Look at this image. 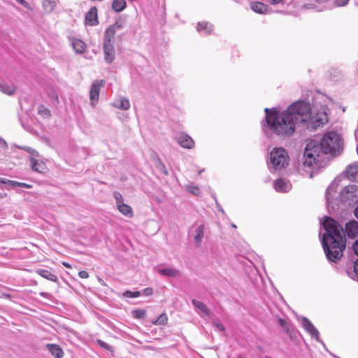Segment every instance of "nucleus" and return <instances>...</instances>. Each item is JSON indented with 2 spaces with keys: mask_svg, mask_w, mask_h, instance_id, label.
<instances>
[{
  "mask_svg": "<svg viewBox=\"0 0 358 358\" xmlns=\"http://www.w3.org/2000/svg\"><path fill=\"white\" fill-rule=\"evenodd\" d=\"M192 303L193 304V306L195 308L200 310L206 316H208V317L210 316V315H211L210 311L209 308H208V306L204 303H203L202 301L196 300V299H192Z\"/></svg>",
  "mask_w": 358,
  "mask_h": 358,
  "instance_id": "21",
  "label": "nucleus"
},
{
  "mask_svg": "<svg viewBox=\"0 0 358 358\" xmlns=\"http://www.w3.org/2000/svg\"><path fill=\"white\" fill-rule=\"evenodd\" d=\"M178 143L182 148L191 149L194 145L193 139L186 134L182 133L176 136Z\"/></svg>",
  "mask_w": 358,
  "mask_h": 358,
  "instance_id": "10",
  "label": "nucleus"
},
{
  "mask_svg": "<svg viewBox=\"0 0 358 358\" xmlns=\"http://www.w3.org/2000/svg\"><path fill=\"white\" fill-rule=\"evenodd\" d=\"M264 112L266 115L262 127L268 136L274 134L280 137H289L294 134L296 126L300 124H304L308 130L313 131L329 119V108L326 106L312 111L310 104L303 101L294 102L282 113L275 108H266Z\"/></svg>",
  "mask_w": 358,
  "mask_h": 358,
  "instance_id": "1",
  "label": "nucleus"
},
{
  "mask_svg": "<svg viewBox=\"0 0 358 358\" xmlns=\"http://www.w3.org/2000/svg\"><path fill=\"white\" fill-rule=\"evenodd\" d=\"M238 358H244V357H238Z\"/></svg>",
  "mask_w": 358,
  "mask_h": 358,
  "instance_id": "55",
  "label": "nucleus"
},
{
  "mask_svg": "<svg viewBox=\"0 0 358 358\" xmlns=\"http://www.w3.org/2000/svg\"><path fill=\"white\" fill-rule=\"evenodd\" d=\"M8 181H10V180L0 178V183L8 185Z\"/></svg>",
  "mask_w": 358,
  "mask_h": 358,
  "instance_id": "46",
  "label": "nucleus"
},
{
  "mask_svg": "<svg viewBox=\"0 0 358 358\" xmlns=\"http://www.w3.org/2000/svg\"><path fill=\"white\" fill-rule=\"evenodd\" d=\"M158 273L166 277H176L179 275V271L173 268H160Z\"/></svg>",
  "mask_w": 358,
  "mask_h": 358,
  "instance_id": "23",
  "label": "nucleus"
},
{
  "mask_svg": "<svg viewBox=\"0 0 358 358\" xmlns=\"http://www.w3.org/2000/svg\"><path fill=\"white\" fill-rule=\"evenodd\" d=\"M291 187V183L283 178L277 179L273 182L274 189L279 192H287Z\"/></svg>",
  "mask_w": 358,
  "mask_h": 358,
  "instance_id": "12",
  "label": "nucleus"
},
{
  "mask_svg": "<svg viewBox=\"0 0 358 358\" xmlns=\"http://www.w3.org/2000/svg\"><path fill=\"white\" fill-rule=\"evenodd\" d=\"M126 6L127 3L125 0H113L111 4L112 9L116 13L122 11Z\"/></svg>",
  "mask_w": 358,
  "mask_h": 358,
  "instance_id": "24",
  "label": "nucleus"
},
{
  "mask_svg": "<svg viewBox=\"0 0 358 358\" xmlns=\"http://www.w3.org/2000/svg\"><path fill=\"white\" fill-rule=\"evenodd\" d=\"M36 156H30V166L32 171L38 173H43L45 169V165L43 162L38 161L35 157Z\"/></svg>",
  "mask_w": 358,
  "mask_h": 358,
  "instance_id": "15",
  "label": "nucleus"
},
{
  "mask_svg": "<svg viewBox=\"0 0 358 358\" xmlns=\"http://www.w3.org/2000/svg\"><path fill=\"white\" fill-rule=\"evenodd\" d=\"M203 171V170L199 171V174H201Z\"/></svg>",
  "mask_w": 358,
  "mask_h": 358,
  "instance_id": "54",
  "label": "nucleus"
},
{
  "mask_svg": "<svg viewBox=\"0 0 358 358\" xmlns=\"http://www.w3.org/2000/svg\"><path fill=\"white\" fill-rule=\"evenodd\" d=\"M36 273L43 278H45L50 281L56 282L58 280L57 276L53 273H52L50 270L38 269L36 271Z\"/></svg>",
  "mask_w": 358,
  "mask_h": 358,
  "instance_id": "19",
  "label": "nucleus"
},
{
  "mask_svg": "<svg viewBox=\"0 0 358 358\" xmlns=\"http://www.w3.org/2000/svg\"><path fill=\"white\" fill-rule=\"evenodd\" d=\"M349 0H334L336 6H344L348 3Z\"/></svg>",
  "mask_w": 358,
  "mask_h": 358,
  "instance_id": "39",
  "label": "nucleus"
},
{
  "mask_svg": "<svg viewBox=\"0 0 358 358\" xmlns=\"http://www.w3.org/2000/svg\"><path fill=\"white\" fill-rule=\"evenodd\" d=\"M219 210H220V211H221L222 213H224L223 209H222L220 206H219Z\"/></svg>",
  "mask_w": 358,
  "mask_h": 358,
  "instance_id": "52",
  "label": "nucleus"
},
{
  "mask_svg": "<svg viewBox=\"0 0 358 358\" xmlns=\"http://www.w3.org/2000/svg\"><path fill=\"white\" fill-rule=\"evenodd\" d=\"M354 213H355V215L358 219V206L355 209Z\"/></svg>",
  "mask_w": 358,
  "mask_h": 358,
  "instance_id": "50",
  "label": "nucleus"
},
{
  "mask_svg": "<svg viewBox=\"0 0 358 358\" xmlns=\"http://www.w3.org/2000/svg\"><path fill=\"white\" fill-rule=\"evenodd\" d=\"M317 3H319L320 5H324V3H326L328 1V0H315Z\"/></svg>",
  "mask_w": 358,
  "mask_h": 358,
  "instance_id": "48",
  "label": "nucleus"
},
{
  "mask_svg": "<svg viewBox=\"0 0 358 358\" xmlns=\"http://www.w3.org/2000/svg\"><path fill=\"white\" fill-rule=\"evenodd\" d=\"M78 276L81 278H87L89 277V274L86 271H80L78 273Z\"/></svg>",
  "mask_w": 358,
  "mask_h": 358,
  "instance_id": "42",
  "label": "nucleus"
},
{
  "mask_svg": "<svg viewBox=\"0 0 358 358\" xmlns=\"http://www.w3.org/2000/svg\"><path fill=\"white\" fill-rule=\"evenodd\" d=\"M8 185H10L13 188H15L16 187H23V188H27L30 189L32 187V185H29L25 182H20L15 180H10L8 181Z\"/></svg>",
  "mask_w": 358,
  "mask_h": 358,
  "instance_id": "29",
  "label": "nucleus"
},
{
  "mask_svg": "<svg viewBox=\"0 0 358 358\" xmlns=\"http://www.w3.org/2000/svg\"><path fill=\"white\" fill-rule=\"evenodd\" d=\"M113 196L116 201L117 208L118 207V205L124 203L123 197L120 193L115 192Z\"/></svg>",
  "mask_w": 358,
  "mask_h": 358,
  "instance_id": "37",
  "label": "nucleus"
},
{
  "mask_svg": "<svg viewBox=\"0 0 358 358\" xmlns=\"http://www.w3.org/2000/svg\"><path fill=\"white\" fill-rule=\"evenodd\" d=\"M147 311L144 309H135L131 311V315L137 320L144 319L146 316Z\"/></svg>",
  "mask_w": 358,
  "mask_h": 358,
  "instance_id": "28",
  "label": "nucleus"
},
{
  "mask_svg": "<svg viewBox=\"0 0 358 358\" xmlns=\"http://www.w3.org/2000/svg\"><path fill=\"white\" fill-rule=\"evenodd\" d=\"M278 321L279 325L281 327L285 328V324L287 323L286 321L284 319H282V318H279Z\"/></svg>",
  "mask_w": 358,
  "mask_h": 358,
  "instance_id": "45",
  "label": "nucleus"
},
{
  "mask_svg": "<svg viewBox=\"0 0 358 358\" xmlns=\"http://www.w3.org/2000/svg\"><path fill=\"white\" fill-rule=\"evenodd\" d=\"M85 22L90 26L96 25L98 22L97 8L94 6L85 14Z\"/></svg>",
  "mask_w": 358,
  "mask_h": 358,
  "instance_id": "13",
  "label": "nucleus"
},
{
  "mask_svg": "<svg viewBox=\"0 0 358 358\" xmlns=\"http://www.w3.org/2000/svg\"><path fill=\"white\" fill-rule=\"evenodd\" d=\"M105 84L104 80H96L93 83L91 86L90 91V97L91 101V104L92 106L96 105L99 100L100 89Z\"/></svg>",
  "mask_w": 358,
  "mask_h": 358,
  "instance_id": "8",
  "label": "nucleus"
},
{
  "mask_svg": "<svg viewBox=\"0 0 358 358\" xmlns=\"http://www.w3.org/2000/svg\"><path fill=\"white\" fill-rule=\"evenodd\" d=\"M213 324L217 327V329L219 331H225L224 326L222 324H221L220 322H219L217 321H213Z\"/></svg>",
  "mask_w": 358,
  "mask_h": 358,
  "instance_id": "41",
  "label": "nucleus"
},
{
  "mask_svg": "<svg viewBox=\"0 0 358 358\" xmlns=\"http://www.w3.org/2000/svg\"><path fill=\"white\" fill-rule=\"evenodd\" d=\"M289 159V155L284 148H275L270 152L268 168L271 173L278 171L288 165Z\"/></svg>",
  "mask_w": 358,
  "mask_h": 358,
  "instance_id": "5",
  "label": "nucleus"
},
{
  "mask_svg": "<svg viewBox=\"0 0 358 358\" xmlns=\"http://www.w3.org/2000/svg\"><path fill=\"white\" fill-rule=\"evenodd\" d=\"M38 113L43 117H49L50 115V110L43 105L38 107Z\"/></svg>",
  "mask_w": 358,
  "mask_h": 358,
  "instance_id": "36",
  "label": "nucleus"
},
{
  "mask_svg": "<svg viewBox=\"0 0 358 358\" xmlns=\"http://www.w3.org/2000/svg\"><path fill=\"white\" fill-rule=\"evenodd\" d=\"M19 3H20L21 5H22L24 7L27 8H29V4L27 1H26L25 0H16Z\"/></svg>",
  "mask_w": 358,
  "mask_h": 358,
  "instance_id": "43",
  "label": "nucleus"
},
{
  "mask_svg": "<svg viewBox=\"0 0 358 358\" xmlns=\"http://www.w3.org/2000/svg\"><path fill=\"white\" fill-rule=\"evenodd\" d=\"M186 189L188 192L195 196H199L201 194V191L197 186L189 185L186 186Z\"/></svg>",
  "mask_w": 358,
  "mask_h": 358,
  "instance_id": "33",
  "label": "nucleus"
},
{
  "mask_svg": "<svg viewBox=\"0 0 358 358\" xmlns=\"http://www.w3.org/2000/svg\"><path fill=\"white\" fill-rule=\"evenodd\" d=\"M342 149V140L336 131L325 133L320 142L312 140L306 144L303 157L304 165L319 169L326 165L327 154H340Z\"/></svg>",
  "mask_w": 358,
  "mask_h": 358,
  "instance_id": "3",
  "label": "nucleus"
},
{
  "mask_svg": "<svg viewBox=\"0 0 358 358\" xmlns=\"http://www.w3.org/2000/svg\"><path fill=\"white\" fill-rule=\"evenodd\" d=\"M16 147L18 148L19 149L26 151L27 152L30 154V156H38V152L34 149L31 148V147L19 145H16Z\"/></svg>",
  "mask_w": 358,
  "mask_h": 358,
  "instance_id": "34",
  "label": "nucleus"
},
{
  "mask_svg": "<svg viewBox=\"0 0 358 358\" xmlns=\"http://www.w3.org/2000/svg\"><path fill=\"white\" fill-rule=\"evenodd\" d=\"M285 0H269V3L271 5H275L283 3Z\"/></svg>",
  "mask_w": 358,
  "mask_h": 358,
  "instance_id": "44",
  "label": "nucleus"
},
{
  "mask_svg": "<svg viewBox=\"0 0 358 358\" xmlns=\"http://www.w3.org/2000/svg\"><path fill=\"white\" fill-rule=\"evenodd\" d=\"M141 292V295H144V296H150L153 293V290L151 287H147V288H145L142 290Z\"/></svg>",
  "mask_w": 358,
  "mask_h": 358,
  "instance_id": "40",
  "label": "nucleus"
},
{
  "mask_svg": "<svg viewBox=\"0 0 358 358\" xmlns=\"http://www.w3.org/2000/svg\"><path fill=\"white\" fill-rule=\"evenodd\" d=\"M113 106L122 110H128L130 108V103L127 99L122 97L114 102Z\"/></svg>",
  "mask_w": 358,
  "mask_h": 358,
  "instance_id": "26",
  "label": "nucleus"
},
{
  "mask_svg": "<svg viewBox=\"0 0 358 358\" xmlns=\"http://www.w3.org/2000/svg\"><path fill=\"white\" fill-rule=\"evenodd\" d=\"M168 322V317L166 313H162L155 321L152 322L155 325H164Z\"/></svg>",
  "mask_w": 358,
  "mask_h": 358,
  "instance_id": "30",
  "label": "nucleus"
},
{
  "mask_svg": "<svg viewBox=\"0 0 358 358\" xmlns=\"http://www.w3.org/2000/svg\"><path fill=\"white\" fill-rule=\"evenodd\" d=\"M324 232L319 234L324 252L327 259L331 262H338L343 257L346 248L345 234L350 238L358 236V222L352 220L345 224V231L343 227L331 217L325 216L320 222Z\"/></svg>",
  "mask_w": 358,
  "mask_h": 358,
  "instance_id": "2",
  "label": "nucleus"
},
{
  "mask_svg": "<svg viewBox=\"0 0 358 358\" xmlns=\"http://www.w3.org/2000/svg\"><path fill=\"white\" fill-rule=\"evenodd\" d=\"M213 30V25L208 22H199L196 26V31L199 33H203L206 35L210 34Z\"/></svg>",
  "mask_w": 358,
  "mask_h": 358,
  "instance_id": "17",
  "label": "nucleus"
},
{
  "mask_svg": "<svg viewBox=\"0 0 358 358\" xmlns=\"http://www.w3.org/2000/svg\"><path fill=\"white\" fill-rule=\"evenodd\" d=\"M141 295V292L139 291L131 292L130 290H126L123 293V296L127 298H136Z\"/></svg>",
  "mask_w": 358,
  "mask_h": 358,
  "instance_id": "35",
  "label": "nucleus"
},
{
  "mask_svg": "<svg viewBox=\"0 0 358 358\" xmlns=\"http://www.w3.org/2000/svg\"><path fill=\"white\" fill-rule=\"evenodd\" d=\"M301 324L303 329L310 335L312 338L315 339L317 341L323 344V342L320 338V332L313 324V323L306 317L301 319Z\"/></svg>",
  "mask_w": 358,
  "mask_h": 358,
  "instance_id": "7",
  "label": "nucleus"
},
{
  "mask_svg": "<svg viewBox=\"0 0 358 358\" xmlns=\"http://www.w3.org/2000/svg\"><path fill=\"white\" fill-rule=\"evenodd\" d=\"M344 173L349 180L358 181V162L349 165Z\"/></svg>",
  "mask_w": 358,
  "mask_h": 358,
  "instance_id": "14",
  "label": "nucleus"
},
{
  "mask_svg": "<svg viewBox=\"0 0 358 358\" xmlns=\"http://www.w3.org/2000/svg\"><path fill=\"white\" fill-rule=\"evenodd\" d=\"M45 348L55 358H62L64 356V351L62 348L57 344L48 343Z\"/></svg>",
  "mask_w": 358,
  "mask_h": 358,
  "instance_id": "16",
  "label": "nucleus"
},
{
  "mask_svg": "<svg viewBox=\"0 0 358 358\" xmlns=\"http://www.w3.org/2000/svg\"><path fill=\"white\" fill-rule=\"evenodd\" d=\"M103 52L106 62L111 64L115 58V51L113 39L103 36Z\"/></svg>",
  "mask_w": 358,
  "mask_h": 358,
  "instance_id": "6",
  "label": "nucleus"
},
{
  "mask_svg": "<svg viewBox=\"0 0 358 358\" xmlns=\"http://www.w3.org/2000/svg\"><path fill=\"white\" fill-rule=\"evenodd\" d=\"M266 358H271V357H266Z\"/></svg>",
  "mask_w": 358,
  "mask_h": 358,
  "instance_id": "56",
  "label": "nucleus"
},
{
  "mask_svg": "<svg viewBox=\"0 0 358 358\" xmlns=\"http://www.w3.org/2000/svg\"><path fill=\"white\" fill-rule=\"evenodd\" d=\"M231 227H232L233 228H236V226L234 224H231Z\"/></svg>",
  "mask_w": 358,
  "mask_h": 358,
  "instance_id": "53",
  "label": "nucleus"
},
{
  "mask_svg": "<svg viewBox=\"0 0 358 358\" xmlns=\"http://www.w3.org/2000/svg\"><path fill=\"white\" fill-rule=\"evenodd\" d=\"M63 265L66 268H71V266L69 263L63 262Z\"/></svg>",
  "mask_w": 358,
  "mask_h": 358,
  "instance_id": "51",
  "label": "nucleus"
},
{
  "mask_svg": "<svg viewBox=\"0 0 358 358\" xmlns=\"http://www.w3.org/2000/svg\"><path fill=\"white\" fill-rule=\"evenodd\" d=\"M161 166H162V170L163 173H164L165 175H168V171L166 170V167H165L164 164H161Z\"/></svg>",
  "mask_w": 358,
  "mask_h": 358,
  "instance_id": "47",
  "label": "nucleus"
},
{
  "mask_svg": "<svg viewBox=\"0 0 358 358\" xmlns=\"http://www.w3.org/2000/svg\"><path fill=\"white\" fill-rule=\"evenodd\" d=\"M338 181L336 178L327 189V207L330 214L343 217L347 214L349 208L358 203V186H345L338 193Z\"/></svg>",
  "mask_w": 358,
  "mask_h": 358,
  "instance_id": "4",
  "label": "nucleus"
},
{
  "mask_svg": "<svg viewBox=\"0 0 358 358\" xmlns=\"http://www.w3.org/2000/svg\"><path fill=\"white\" fill-rule=\"evenodd\" d=\"M302 8L303 9H311V10H314L317 12H322L325 10L331 8V7L327 6L326 5H320L319 3L317 4L315 3H309L304 4L302 6Z\"/></svg>",
  "mask_w": 358,
  "mask_h": 358,
  "instance_id": "20",
  "label": "nucleus"
},
{
  "mask_svg": "<svg viewBox=\"0 0 358 358\" xmlns=\"http://www.w3.org/2000/svg\"><path fill=\"white\" fill-rule=\"evenodd\" d=\"M96 343L102 348L107 350L108 351H112V347L109 345L108 343L104 342L101 339L96 340Z\"/></svg>",
  "mask_w": 358,
  "mask_h": 358,
  "instance_id": "38",
  "label": "nucleus"
},
{
  "mask_svg": "<svg viewBox=\"0 0 358 358\" xmlns=\"http://www.w3.org/2000/svg\"><path fill=\"white\" fill-rule=\"evenodd\" d=\"M352 250L355 255L358 257V239L353 244ZM346 273L352 279L358 280V258L354 262L352 268H348Z\"/></svg>",
  "mask_w": 358,
  "mask_h": 358,
  "instance_id": "9",
  "label": "nucleus"
},
{
  "mask_svg": "<svg viewBox=\"0 0 358 358\" xmlns=\"http://www.w3.org/2000/svg\"><path fill=\"white\" fill-rule=\"evenodd\" d=\"M72 46L77 53H83L86 48L85 43L79 39L74 40L72 42Z\"/></svg>",
  "mask_w": 358,
  "mask_h": 358,
  "instance_id": "27",
  "label": "nucleus"
},
{
  "mask_svg": "<svg viewBox=\"0 0 358 358\" xmlns=\"http://www.w3.org/2000/svg\"><path fill=\"white\" fill-rule=\"evenodd\" d=\"M0 145H3L4 147H7L6 142L1 138H0Z\"/></svg>",
  "mask_w": 358,
  "mask_h": 358,
  "instance_id": "49",
  "label": "nucleus"
},
{
  "mask_svg": "<svg viewBox=\"0 0 358 358\" xmlns=\"http://www.w3.org/2000/svg\"><path fill=\"white\" fill-rule=\"evenodd\" d=\"M117 209L122 214L128 217H132L134 216L132 208L124 203L118 205Z\"/></svg>",
  "mask_w": 358,
  "mask_h": 358,
  "instance_id": "25",
  "label": "nucleus"
},
{
  "mask_svg": "<svg viewBox=\"0 0 358 358\" xmlns=\"http://www.w3.org/2000/svg\"><path fill=\"white\" fill-rule=\"evenodd\" d=\"M203 237L204 226L203 224H201L196 229L195 234L194 236V243L197 248H199L201 245Z\"/></svg>",
  "mask_w": 358,
  "mask_h": 358,
  "instance_id": "18",
  "label": "nucleus"
},
{
  "mask_svg": "<svg viewBox=\"0 0 358 358\" xmlns=\"http://www.w3.org/2000/svg\"><path fill=\"white\" fill-rule=\"evenodd\" d=\"M0 90L8 95H11L14 94L15 89L13 86L8 85H0Z\"/></svg>",
  "mask_w": 358,
  "mask_h": 358,
  "instance_id": "32",
  "label": "nucleus"
},
{
  "mask_svg": "<svg viewBox=\"0 0 358 358\" xmlns=\"http://www.w3.org/2000/svg\"><path fill=\"white\" fill-rule=\"evenodd\" d=\"M43 7L46 12H51L55 7V3L51 0H44Z\"/></svg>",
  "mask_w": 358,
  "mask_h": 358,
  "instance_id": "31",
  "label": "nucleus"
},
{
  "mask_svg": "<svg viewBox=\"0 0 358 358\" xmlns=\"http://www.w3.org/2000/svg\"><path fill=\"white\" fill-rule=\"evenodd\" d=\"M251 9L257 13H266L268 7L264 3L256 1L251 3Z\"/></svg>",
  "mask_w": 358,
  "mask_h": 358,
  "instance_id": "22",
  "label": "nucleus"
},
{
  "mask_svg": "<svg viewBox=\"0 0 358 358\" xmlns=\"http://www.w3.org/2000/svg\"><path fill=\"white\" fill-rule=\"evenodd\" d=\"M123 27V22L122 21L117 20L113 24L110 25L105 30L103 36L113 40L116 31Z\"/></svg>",
  "mask_w": 358,
  "mask_h": 358,
  "instance_id": "11",
  "label": "nucleus"
}]
</instances>
